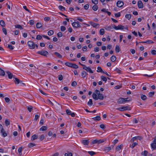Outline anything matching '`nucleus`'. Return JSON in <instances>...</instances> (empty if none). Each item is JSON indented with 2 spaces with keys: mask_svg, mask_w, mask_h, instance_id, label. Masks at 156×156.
I'll return each instance as SVG.
<instances>
[{
  "mask_svg": "<svg viewBox=\"0 0 156 156\" xmlns=\"http://www.w3.org/2000/svg\"><path fill=\"white\" fill-rule=\"evenodd\" d=\"M37 53L38 54L45 57H47V55H49V53L46 50H42L38 51L37 52Z\"/></svg>",
  "mask_w": 156,
  "mask_h": 156,
  "instance_id": "f257e3e1",
  "label": "nucleus"
},
{
  "mask_svg": "<svg viewBox=\"0 0 156 156\" xmlns=\"http://www.w3.org/2000/svg\"><path fill=\"white\" fill-rule=\"evenodd\" d=\"M27 44L30 49H34L35 48V44L32 41H28L27 42Z\"/></svg>",
  "mask_w": 156,
  "mask_h": 156,
  "instance_id": "f03ea898",
  "label": "nucleus"
},
{
  "mask_svg": "<svg viewBox=\"0 0 156 156\" xmlns=\"http://www.w3.org/2000/svg\"><path fill=\"white\" fill-rule=\"evenodd\" d=\"M127 99L128 98H120L118 100L117 103L119 104H120L130 101L129 100H127Z\"/></svg>",
  "mask_w": 156,
  "mask_h": 156,
  "instance_id": "7ed1b4c3",
  "label": "nucleus"
},
{
  "mask_svg": "<svg viewBox=\"0 0 156 156\" xmlns=\"http://www.w3.org/2000/svg\"><path fill=\"white\" fill-rule=\"evenodd\" d=\"M116 109L118 110L121 111L127 110H131V108H130L127 106H123L121 107H119L117 108Z\"/></svg>",
  "mask_w": 156,
  "mask_h": 156,
  "instance_id": "20e7f679",
  "label": "nucleus"
},
{
  "mask_svg": "<svg viewBox=\"0 0 156 156\" xmlns=\"http://www.w3.org/2000/svg\"><path fill=\"white\" fill-rule=\"evenodd\" d=\"M105 140H93L91 142V144H100L101 143L104 142Z\"/></svg>",
  "mask_w": 156,
  "mask_h": 156,
  "instance_id": "39448f33",
  "label": "nucleus"
},
{
  "mask_svg": "<svg viewBox=\"0 0 156 156\" xmlns=\"http://www.w3.org/2000/svg\"><path fill=\"white\" fill-rule=\"evenodd\" d=\"M72 25L73 27L75 28L81 27V26L78 21L77 22H73L72 23Z\"/></svg>",
  "mask_w": 156,
  "mask_h": 156,
  "instance_id": "423d86ee",
  "label": "nucleus"
},
{
  "mask_svg": "<svg viewBox=\"0 0 156 156\" xmlns=\"http://www.w3.org/2000/svg\"><path fill=\"white\" fill-rule=\"evenodd\" d=\"M113 26L114 27V29L116 30H123L125 28L124 26L121 25H119L117 26H116L115 25Z\"/></svg>",
  "mask_w": 156,
  "mask_h": 156,
  "instance_id": "0eeeda50",
  "label": "nucleus"
},
{
  "mask_svg": "<svg viewBox=\"0 0 156 156\" xmlns=\"http://www.w3.org/2000/svg\"><path fill=\"white\" fill-rule=\"evenodd\" d=\"M89 23L94 28H98L99 27L100 25L98 24L94 23V22L92 21H90L89 22Z\"/></svg>",
  "mask_w": 156,
  "mask_h": 156,
  "instance_id": "6e6552de",
  "label": "nucleus"
},
{
  "mask_svg": "<svg viewBox=\"0 0 156 156\" xmlns=\"http://www.w3.org/2000/svg\"><path fill=\"white\" fill-rule=\"evenodd\" d=\"M124 3L123 2L121 1H119L116 2L117 6L118 7H121L124 5Z\"/></svg>",
  "mask_w": 156,
  "mask_h": 156,
  "instance_id": "1a4fd4ad",
  "label": "nucleus"
},
{
  "mask_svg": "<svg viewBox=\"0 0 156 156\" xmlns=\"http://www.w3.org/2000/svg\"><path fill=\"white\" fill-rule=\"evenodd\" d=\"M83 69L86 70L87 72H89L90 73H93V72L89 67H87L86 66L83 67Z\"/></svg>",
  "mask_w": 156,
  "mask_h": 156,
  "instance_id": "9d476101",
  "label": "nucleus"
},
{
  "mask_svg": "<svg viewBox=\"0 0 156 156\" xmlns=\"http://www.w3.org/2000/svg\"><path fill=\"white\" fill-rule=\"evenodd\" d=\"M138 7L139 9H142L143 8V4L141 0H139L138 2Z\"/></svg>",
  "mask_w": 156,
  "mask_h": 156,
  "instance_id": "9b49d317",
  "label": "nucleus"
},
{
  "mask_svg": "<svg viewBox=\"0 0 156 156\" xmlns=\"http://www.w3.org/2000/svg\"><path fill=\"white\" fill-rule=\"evenodd\" d=\"M6 73L7 74L8 77L9 79H11L12 78V77L13 78H15V76H13L12 74L9 71H6Z\"/></svg>",
  "mask_w": 156,
  "mask_h": 156,
  "instance_id": "f8f14e48",
  "label": "nucleus"
},
{
  "mask_svg": "<svg viewBox=\"0 0 156 156\" xmlns=\"http://www.w3.org/2000/svg\"><path fill=\"white\" fill-rule=\"evenodd\" d=\"M113 25H115V24H112L111 26H106L105 27V28L107 30H110L112 29V28L114 29V27L113 26Z\"/></svg>",
  "mask_w": 156,
  "mask_h": 156,
  "instance_id": "ddd939ff",
  "label": "nucleus"
},
{
  "mask_svg": "<svg viewBox=\"0 0 156 156\" xmlns=\"http://www.w3.org/2000/svg\"><path fill=\"white\" fill-rule=\"evenodd\" d=\"M82 143L84 145H88L89 143V141L88 140H82Z\"/></svg>",
  "mask_w": 156,
  "mask_h": 156,
  "instance_id": "4468645a",
  "label": "nucleus"
},
{
  "mask_svg": "<svg viewBox=\"0 0 156 156\" xmlns=\"http://www.w3.org/2000/svg\"><path fill=\"white\" fill-rule=\"evenodd\" d=\"M0 25L2 27H5V23L3 20H0Z\"/></svg>",
  "mask_w": 156,
  "mask_h": 156,
  "instance_id": "2eb2a0df",
  "label": "nucleus"
},
{
  "mask_svg": "<svg viewBox=\"0 0 156 156\" xmlns=\"http://www.w3.org/2000/svg\"><path fill=\"white\" fill-rule=\"evenodd\" d=\"M87 74H88L86 72L84 71H83L81 73V75L82 76V77L83 78H85Z\"/></svg>",
  "mask_w": 156,
  "mask_h": 156,
  "instance_id": "dca6fc26",
  "label": "nucleus"
},
{
  "mask_svg": "<svg viewBox=\"0 0 156 156\" xmlns=\"http://www.w3.org/2000/svg\"><path fill=\"white\" fill-rule=\"evenodd\" d=\"M38 137V135L36 134H34L31 137V140L32 141L34 140L35 139H37Z\"/></svg>",
  "mask_w": 156,
  "mask_h": 156,
  "instance_id": "f3484780",
  "label": "nucleus"
},
{
  "mask_svg": "<svg viewBox=\"0 0 156 156\" xmlns=\"http://www.w3.org/2000/svg\"><path fill=\"white\" fill-rule=\"evenodd\" d=\"M141 43H145L150 44H153V43H154V42L153 41H152L151 40H147L146 41H142V42H141Z\"/></svg>",
  "mask_w": 156,
  "mask_h": 156,
  "instance_id": "a211bd4d",
  "label": "nucleus"
},
{
  "mask_svg": "<svg viewBox=\"0 0 156 156\" xmlns=\"http://www.w3.org/2000/svg\"><path fill=\"white\" fill-rule=\"evenodd\" d=\"M47 128H48L46 126H43L40 129V131H45L47 130Z\"/></svg>",
  "mask_w": 156,
  "mask_h": 156,
  "instance_id": "6ab92c4d",
  "label": "nucleus"
},
{
  "mask_svg": "<svg viewBox=\"0 0 156 156\" xmlns=\"http://www.w3.org/2000/svg\"><path fill=\"white\" fill-rule=\"evenodd\" d=\"M123 146V145L122 144H121L120 145L117 146V147L116 148V150H117V151H119L122 149Z\"/></svg>",
  "mask_w": 156,
  "mask_h": 156,
  "instance_id": "aec40b11",
  "label": "nucleus"
},
{
  "mask_svg": "<svg viewBox=\"0 0 156 156\" xmlns=\"http://www.w3.org/2000/svg\"><path fill=\"white\" fill-rule=\"evenodd\" d=\"M1 133H2V136L4 137H5L7 136V134L4 129H3V130L2 131V132L1 131Z\"/></svg>",
  "mask_w": 156,
  "mask_h": 156,
  "instance_id": "412c9836",
  "label": "nucleus"
},
{
  "mask_svg": "<svg viewBox=\"0 0 156 156\" xmlns=\"http://www.w3.org/2000/svg\"><path fill=\"white\" fill-rule=\"evenodd\" d=\"M140 97L141 99L143 100H145L147 99L146 96L143 94H141L140 95Z\"/></svg>",
  "mask_w": 156,
  "mask_h": 156,
  "instance_id": "4be33fe9",
  "label": "nucleus"
},
{
  "mask_svg": "<svg viewBox=\"0 0 156 156\" xmlns=\"http://www.w3.org/2000/svg\"><path fill=\"white\" fill-rule=\"evenodd\" d=\"M54 54L56 55V56H57L58 58H62V55H61L59 53L57 52H55L54 53Z\"/></svg>",
  "mask_w": 156,
  "mask_h": 156,
  "instance_id": "5701e85b",
  "label": "nucleus"
},
{
  "mask_svg": "<svg viewBox=\"0 0 156 156\" xmlns=\"http://www.w3.org/2000/svg\"><path fill=\"white\" fill-rule=\"evenodd\" d=\"M105 33L104 29L102 28L100 29L99 30V34L101 35H103Z\"/></svg>",
  "mask_w": 156,
  "mask_h": 156,
  "instance_id": "b1692460",
  "label": "nucleus"
},
{
  "mask_svg": "<svg viewBox=\"0 0 156 156\" xmlns=\"http://www.w3.org/2000/svg\"><path fill=\"white\" fill-rule=\"evenodd\" d=\"M112 62H114L116 60V57L115 55L112 56L110 58Z\"/></svg>",
  "mask_w": 156,
  "mask_h": 156,
  "instance_id": "393cba45",
  "label": "nucleus"
},
{
  "mask_svg": "<svg viewBox=\"0 0 156 156\" xmlns=\"http://www.w3.org/2000/svg\"><path fill=\"white\" fill-rule=\"evenodd\" d=\"M92 97L95 100H97L98 99V98L97 97V94L95 93H93V94Z\"/></svg>",
  "mask_w": 156,
  "mask_h": 156,
  "instance_id": "a878e982",
  "label": "nucleus"
},
{
  "mask_svg": "<svg viewBox=\"0 0 156 156\" xmlns=\"http://www.w3.org/2000/svg\"><path fill=\"white\" fill-rule=\"evenodd\" d=\"M42 27V24L41 23L38 22L36 24V27L37 28H40Z\"/></svg>",
  "mask_w": 156,
  "mask_h": 156,
  "instance_id": "bb28decb",
  "label": "nucleus"
},
{
  "mask_svg": "<svg viewBox=\"0 0 156 156\" xmlns=\"http://www.w3.org/2000/svg\"><path fill=\"white\" fill-rule=\"evenodd\" d=\"M5 123L6 126H7L10 124L9 120L8 119H6L5 121Z\"/></svg>",
  "mask_w": 156,
  "mask_h": 156,
  "instance_id": "cd10ccee",
  "label": "nucleus"
},
{
  "mask_svg": "<svg viewBox=\"0 0 156 156\" xmlns=\"http://www.w3.org/2000/svg\"><path fill=\"white\" fill-rule=\"evenodd\" d=\"M14 78L15 80H14V82L16 84H18L20 82V80L17 78L15 77Z\"/></svg>",
  "mask_w": 156,
  "mask_h": 156,
  "instance_id": "c85d7f7f",
  "label": "nucleus"
},
{
  "mask_svg": "<svg viewBox=\"0 0 156 156\" xmlns=\"http://www.w3.org/2000/svg\"><path fill=\"white\" fill-rule=\"evenodd\" d=\"M104 99V95L103 94H100L98 95V99L103 100Z\"/></svg>",
  "mask_w": 156,
  "mask_h": 156,
  "instance_id": "c756f323",
  "label": "nucleus"
},
{
  "mask_svg": "<svg viewBox=\"0 0 156 156\" xmlns=\"http://www.w3.org/2000/svg\"><path fill=\"white\" fill-rule=\"evenodd\" d=\"M71 68H73L74 69H77L78 68V66L75 64L72 63Z\"/></svg>",
  "mask_w": 156,
  "mask_h": 156,
  "instance_id": "7c9ffc66",
  "label": "nucleus"
},
{
  "mask_svg": "<svg viewBox=\"0 0 156 156\" xmlns=\"http://www.w3.org/2000/svg\"><path fill=\"white\" fill-rule=\"evenodd\" d=\"M15 26L16 28L20 29V30H22L23 29V28L22 27V26L20 25L17 24L15 25Z\"/></svg>",
  "mask_w": 156,
  "mask_h": 156,
  "instance_id": "2f4dec72",
  "label": "nucleus"
},
{
  "mask_svg": "<svg viewBox=\"0 0 156 156\" xmlns=\"http://www.w3.org/2000/svg\"><path fill=\"white\" fill-rule=\"evenodd\" d=\"M98 70L97 71L98 72H101L103 73L104 71L102 70L101 67L98 66L97 68Z\"/></svg>",
  "mask_w": 156,
  "mask_h": 156,
  "instance_id": "473e14b6",
  "label": "nucleus"
},
{
  "mask_svg": "<svg viewBox=\"0 0 156 156\" xmlns=\"http://www.w3.org/2000/svg\"><path fill=\"white\" fill-rule=\"evenodd\" d=\"M5 75V72L4 70L0 68V75L4 76Z\"/></svg>",
  "mask_w": 156,
  "mask_h": 156,
  "instance_id": "72a5a7b5",
  "label": "nucleus"
},
{
  "mask_svg": "<svg viewBox=\"0 0 156 156\" xmlns=\"http://www.w3.org/2000/svg\"><path fill=\"white\" fill-rule=\"evenodd\" d=\"M148 151H144L142 152L141 154L142 155L147 156L148 154Z\"/></svg>",
  "mask_w": 156,
  "mask_h": 156,
  "instance_id": "f704fd0d",
  "label": "nucleus"
},
{
  "mask_svg": "<svg viewBox=\"0 0 156 156\" xmlns=\"http://www.w3.org/2000/svg\"><path fill=\"white\" fill-rule=\"evenodd\" d=\"M115 51L117 53L119 52L120 51V48L118 45H116L115 48Z\"/></svg>",
  "mask_w": 156,
  "mask_h": 156,
  "instance_id": "c9c22d12",
  "label": "nucleus"
},
{
  "mask_svg": "<svg viewBox=\"0 0 156 156\" xmlns=\"http://www.w3.org/2000/svg\"><path fill=\"white\" fill-rule=\"evenodd\" d=\"M94 120H96L97 121H99L100 120L101 118V117L100 116H97L96 117H93L92 118Z\"/></svg>",
  "mask_w": 156,
  "mask_h": 156,
  "instance_id": "e433bc0d",
  "label": "nucleus"
},
{
  "mask_svg": "<svg viewBox=\"0 0 156 156\" xmlns=\"http://www.w3.org/2000/svg\"><path fill=\"white\" fill-rule=\"evenodd\" d=\"M111 150V148L110 147H106L104 149V151L106 152H108L109 151Z\"/></svg>",
  "mask_w": 156,
  "mask_h": 156,
  "instance_id": "4c0bfd02",
  "label": "nucleus"
},
{
  "mask_svg": "<svg viewBox=\"0 0 156 156\" xmlns=\"http://www.w3.org/2000/svg\"><path fill=\"white\" fill-rule=\"evenodd\" d=\"M36 145V144H35L30 143H29L28 145V147L29 148L32 147Z\"/></svg>",
  "mask_w": 156,
  "mask_h": 156,
  "instance_id": "58836bf2",
  "label": "nucleus"
},
{
  "mask_svg": "<svg viewBox=\"0 0 156 156\" xmlns=\"http://www.w3.org/2000/svg\"><path fill=\"white\" fill-rule=\"evenodd\" d=\"M22 147H19L18 150V151L19 153V155H21L22 154Z\"/></svg>",
  "mask_w": 156,
  "mask_h": 156,
  "instance_id": "ea45409f",
  "label": "nucleus"
},
{
  "mask_svg": "<svg viewBox=\"0 0 156 156\" xmlns=\"http://www.w3.org/2000/svg\"><path fill=\"white\" fill-rule=\"evenodd\" d=\"M28 110L30 112H31L32 109H33V107L31 106H27V107Z\"/></svg>",
  "mask_w": 156,
  "mask_h": 156,
  "instance_id": "a19ab883",
  "label": "nucleus"
},
{
  "mask_svg": "<svg viewBox=\"0 0 156 156\" xmlns=\"http://www.w3.org/2000/svg\"><path fill=\"white\" fill-rule=\"evenodd\" d=\"M101 79L103 81L105 82H106L107 81V78L105 77L104 76H101Z\"/></svg>",
  "mask_w": 156,
  "mask_h": 156,
  "instance_id": "79ce46f5",
  "label": "nucleus"
},
{
  "mask_svg": "<svg viewBox=\"0 0 156 156\" xmlns=\"http://www.w3.org/2000/svg\"><path fill=\"white\" fill-rule=\"evenodd\" d=\"M87 105L89 106H91L93 105V101L91 99H90L89 101L87 102Z\"/></svg>",
  "mask_w": 156,
  "mask_h": 156,
  "instance_id": "37998d69",
  "label": "nucleus"
},
{
  "mask_svg": "<svg viewBox=\"0 0 156 156\" xmlns=\"http://www.w3.org/2000/svg\"><path fill=\"white\" fill-rule=\"evenodd\" d=\"M59 9L61 11H63L65 10V8L62 5H60L58 7Z\"/></svg>",
  "mask_w": 156,
  "mask_h": 156,
  "instance_id": "c03bdc74",
  "label": "nucleus"
},
{
  "mask_svg": "<svg viewBox=\"0 0 156 156\" xmlns=\"http://www.w3.org/2000/svg\"><path fill=\"white\" fill-rule=\"evenodd\" d=\"M54 31L53 30H51L49 31L48 33V35L49 36H51L53 34Z\"/></svg>",
  "mask_w": 156,
  "mask_h": 156,
  "instance_id": "a18cd8bd",
  "label": "nucleus"
},
{
  "mask_svg": "<svg viewBox=\"0 0 156 156\" xmlns=\"http://www.w3.org/2000/svg\"><path fill=\"white\" fill-rule=\"evenodd\" d=\"M138 144L136 142H134L133 143L132 145L130 146V147L132 148H133L136 146Z\"/></svg>",
  "mask_w": 156,
  "mask_h": 156,
  "instance_id": "49530a36",
  "label": "nucleus"
},
{
  "mask_svg": "<svg viewBox=\"0 0 156 156\" xmlns=\"http://www.w3.org/2000/svg\"><path fill=\"white\" fill-rule=\"evenodd\" d=\"M88 153L91 156H92L96 154V153L93 151H89L88 152Z\"/></svg>",
  "mask_w": 156,
  "mask_h": 156,
  "instance_id": "de8ad7c7",
  "label": "nucleus"
},
{
  "mask_svg": "<svg viewBox=\"0 0 156 156\" xmlns=\"http://www.w3.org/2000/svg\"><path fill=\"white\" fill-rule=\"evenodd\" d=\"M98 7L97 5H94L92 7V9L94 11H96L98 10Z\"/></svg>",
  "mask_w": 156,
  "mask_h": 156,
  "instance_id": "09e8293b",
  "label": "nucleus"
},
{
  "mask_svg": "<svg viewBox=\"0 0 156 156\" xmlns=\"http://www.w3.org/2000/svg\"><path fill=\"white\" fill-rule=\"evenodd\" d=\"M65 64L66 66L71 67L72 63L69 62H66L65 63Z\"/></svg>",
  "mask_w": 156,
  "mask_h": 156,
  "instance_id": "8fccbe9b",
  "label": "nucleus"
},
{
  "mask_svg": "<svg viewBox=\"0 0 156 156\" xmlns=\"http://www.w3.org/2000/svg\"><path fill=\"white\" fill-rule=\"evenodd\" d=\"M131 17V15L130 14H126L125 15V17L128 20H129Z\"/></svg>",
  "mask_w": 156,
  "mask_h": 156,
  "instance_id": "3c124183",
  "label": "nucleus"
},
{
  "mask_svg": "<svg viewBox=\"0 0 156 156\" xmlns=\"http://www.w3.org/2000/svg\"><path fill=\"white\" fill-rule=\"evenodd\" d=\"M2 31L5 35H6L7 34V30L6 28L3 27Z\"/></svg>",
  "mask_w": 156,
  "mask_h": 156,
  "instance_id": "603ef678",
  "label": "nucleus"
},
{
  "mask_svg": "<svg viewBox=\"0 0 156 156\" xmlns=\"http://www.w3.org/2000/svg\"><path fill=\"white\" fill-rule=\"evenodd\" d=\"M58 79L59 80L61 81L63 80V76L62 75H59L58 76Z\"/></svg>",
  "mask_w": 156,
  "mask_h": 156,
  "instance_id": "864d4df0",
  "label": "nucleus"
},
{
  "mask_svg": "<svg viewBox=\"0 0 156 156\" xmlns=\"http://www.w3.org/2000/svg\"><path fill=\"white\" fill-rule=\"evenodd\" d=\"M151 53L152 55H156V50H152L151 51Z\"/></svg>",
  "mask_w": 156,
  "mask_h": 156,
  "instance_id": "5fc2aeb1",
  "label": "nucleus"
},
{
  "mask_svg": "<svg viewBox=\"0 0 156 156\" xmlns=\"http://www.w3.org/2000/svg\"><path fill=\"white\" fill-rule=\"evenodd\" d=\"M154 94V91L151 92H150L148 93V95L149 96V97H152V96Z\"/></svg>",
  "mask_w": 156,
  "mask_h": 156,
  "instance_id": "6e6d98bb",
  "label": "nucleus"
},
{
  "mask_svg": "<svg viewBox=\"0 0 156 156\" xmlns=\"http://www.w3.org/2000/svg\"><path fill=\"white\" fill-rule=\"evenodd\" d=\"M42 38V36L40 35H37L36 39L37 40H40Z\"/></svg>",
  "mask_w": 156,
  "mask_h": 156,
  "instance_id": "4d7b16f0",
  "label": "nucleus"
},
{
  "mask_svg": "<svg viewBox=\"0 0 156 156\" xmlns=\"http://www.w3.org/2000/svg\"><path fill=\"white\" fill-rule=\"evenodd\" d=\"M92 2L95 5L98 4V0H92Z\"/></svg>",
  "mask_w": 156,
  "mask_h": 156,
  "instance_id": "13d9d810",
  "label": "nucleus"
},
{
  "mask_svg": "<svg viewBox=\"0 0 156 156\" xmlns=\"http://www.w3.org/2000/svg\"><path fill=\"white\" fill-rule=\"evenodd\" d=\"M77 85V83L76 81H73L71 84V85L73 87H75Z\"/></svg>",
  "mask_w": 156,
  "mask_h": 156,
  "instance_id": "bf43d9fd",
  "label": "nucleus"
},
{
  "mask_svg": "<svg viewBox=\"0 0 156 156\" xmlns=\"http://www.w3.org/2000/svg\"><path fill=\"white\" fill-rule=\"evenodd\" d=\"M115 15L116 17H119L121 16L120 13V12L116 13L115 14Z\"/></svg>",
  "mask_w": 156,
  "mask_h": 156,
  "instance_id": "052dcab7",
  "label": "nucleus"
},
{
  "mask_svg": "<svg viewBox=\"0 0 156 156\" xmlns=\"http://www.w3.org/2000/svg\"><path fill=\"white\" fill-rule=\"evenodd\" d=\"M118 142V140L117 139L115 140L112 142V144H113L114 146Z\"/></svg>",
  "mask_w": 156,
  "mask_h": 156,
  "instance_id": "680f3d73",
  "label": "nucleus"
},
{
  "mask_svg": "<svg viewBox=\"0 0 156 156\" xmlns=\"http://www.w3.org/2000/svg\"><path fill=\"white\" fill-rule=\"evenodd\" d=\"M66 30V27L64 26H61V30L62 31H64Z\"/></svg>",
  "mask_w": 156,
  "mask_h": 156,
  "instance_id": "e2e57ef3",
  "label": "nucleus"
},
{
  "mask_svg": "<svg viewBox=\"0 0 156 156\" xmlns=\"http://www.w3.org/2000/svg\"><path fill=\"white\" fill-rule=\"evenodd\" d=\"M8 48L11 50H13L14 49L13 46L11 44H8Z\"/></svg>",
  "mask_w": 156,
  "mask_h": 156,
  "instance_id": "0e129e2a",
  "label": "nucleus"
},
{
  "mask_svg": "<svg viewBox=\"0 0 156 156\" xmlns=\"http://www.w3.org/2000/svg\"><path fill=\"white\" fill-rule=\"evenodd\" d=\"M39 117V116L38 115H35V118L34 119V120L35 121H36Z\"/></svg>",
  "mask_w": 156,
  "mask_h": 156,
  "instance_id": "69168bd1",
  "label": "nucleus"
},
{
  "mask_svg": "<svg viewBox=\"0 0 156 156\" xmlns=\"http://www.w3.org/2000/svg\"><path fill=\"white\" fill-rule=\"evenodd\" d=\"M5 102L7 103H9L10 101L9 98L8 97H5Z\"/></svg>",
  "mask_w": 156,
  "mask_h": 156,
  "instance_id": "338daca9",
  "label": "nucleus"
},
{
  "mask_svg": "<svg viewBox=\"0 0 156 156\" xmlns=\"http://www.w3.org/2000/svg\"><path fill=\"white\" fill-rule=\"evenodd\" d=\"M151 146L152 148H153V149H154L155 148H156V144H154V143L152 144H151Z\"/></svg>",
  "mask_w": 156,
  "mask_h": 156,
  "instance_id": "774afa93",
  "label": "nucleus"
}]
</instances>
